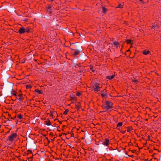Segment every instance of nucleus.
Here are the masks:
<instances>
[{
	"mask_svg": "<svg viewBox=\"0 0 161 161\" xmlns=\"http://www.w3.org/2000/svg\"><path fill=\"white\" fill-rule=\"evenodd\" d=\"M109 140L107 138H106L105 139L104 141L103 142V144L107 146L109 145Z\"/></svg>",
	"mask_w": 161,
	"mask_h": 161,
	"instance_id": "obj_5",
	"label": "nucleus"
},
{
	"mask_svg": "<svg viewBox=\"0 0 161 161\" xmlns=\"http://www.w3.org/2000/svg\"><path fill=\"white\" fill-rule=\"evenodd\" d=\"M18 96L19 97H22V94L21 93V94H18Z\"/></svg>",
	"mask_w": 161,
	"mask_h": 161,
	"instance_id": "obj_27",
	"label": "nucleus"
},
{
	"mask_svg": "<svg viewBox=\"0 0 161 161\" xmlns=\"http://www.w3.org/2000/svg\"><path fill=\"white\" fill-rule=\"evenodd\" d=\"M50 135L53 136V133H51Z\"/></svg>",
	"mask_w": 161,
	"mask_h": 161,
	"instance_id": "obj_37",
	"label": "nucleus"
},
{
	"mask_svg": "<svg viewBox=\"0 0 161 161\" xmlns=\"http://www.w3.org/2000/svg\"><path fill=\"white\" fill-rule=\"evenodd\" d=\"M44 122L45 123V124L49 126L51 125V123L50 122V121L48 119H47V120L45 121H44Z\"/></svg>",
	"mask_w": 161,
	"mask_h": 161,
	"instance_id": "obj_8",
	"label": "nucleus"
},
{
	"mask_svg": "<svg viewBox=\"0 0 161 161\" xmlns=\"http://www.w3.org/2000/svg\"><path fill=\"white\" fill-rule=\"evenodd\" d=\"M102 96L103 97H104L105 96H106V95H107V94L106 93H104V94H102Z\"/></svg>",
	"mask_w": 161,
	"mask_h": 161,
	"instance_id": "obj_24",
	"label": "nucleus"
},
{
	"mask_svg": "<svg viewBox=\"0 0 161 161\" xmlns=\"http://www.w3.org/2000/svg\"><path fill=\"white\" fill-rule=\"evenodd\" d=\"M80 93L79 92H78L77 93V96H80Z\"/></svg>",
	"mask_w": 161,
	"mask_h": 161,
	"instance_id": "obj_34",
	"label": "nucleus"
},
{
	"mask_svg": "<svg viewBox=\"0 0 161 161\" xmlns=\"http://www.w3.org/2000/svg\"><path fill=\"white\" fill-rule=\"evenodd\" d=\"M72 50L75 51L73 53V56H76L79 54L80 51L78 50H76L75 49H72Z\"/></svg>",
	"mask_w": 161,
	"mask_h": 161,
	"instance_id": "obj_6",
	"label": "nucleus"
},
{
	"mask_svg": "<svg viewBox=\"0 0 161 161\" xmlns=\"http://www.w3.org/2000/svg\"><path fill=\"white\" fill-rule=\"evenodd\" d=\"M17 116L19 119H21L23 118L22 115L21 114H19Z\"/></svg>",
	"mask_w": 161,
	"mask_h": 161,
	"instance_id": "obj_18",
	"label": "nucleus"
},
{
	"mask_svg": "<svg viewBox=\"0 0 161 161\" xmlns=\"http://www.w3.org/2000/svg\"><path fill=\"white\" fill-rule=\"evenodd\" d=\"M56 112L55 111H50V113L53 114L54 113H55Z\"/></svg>",
	"mask_w": 161,
	"mask_h": 161,
	"instance_id": "obj_28",
	"label": "nucleus"
},
{
	"mask_svg": "<svg viewBox=\"0 0 161 161\" xmlns=\"http://www.w3.org/2000/svg\"><path fill=\"white\" fill-rule=\"evenodd\" d=\"M132 41L131 40H127L125 41V42L127 44H131Z\"/></svg>",
	"mask_w": 161,
	"mask_h": 161,
	"instance_id": "obj_16",
	"label": "nucleus"
},
{
	"mask_svg": "<svg viewBox=\"0 0 161 161\" xmlns=\"http://www.w3.org/2000/svg\"><path fill=\"white\" fill-rule=\"evenodd\" d=\"M106 11H101V12H99L98 13L101 14V16H103V14L106 13Z\"/></svg>",
	"mask_w": 161,
	"mask_h": 161,
	"instance_id": "obj_11",
	"label": "nucleus"
},
{
	"mask_svg": "<svg viewBox=\"0 0 161 161\" xmlns=\"http://www.w3.org/2000/svg\"><path fill=\"white\" fill-rule=\"evenodd\" d=\"M140 2H141L140 3H144L143 1V0H140Z\"/></svg>",
	"mask_w": 161,
	"mask_h": 161,
	"instance_id": "obj_29",
	"label": "nucleus"
},
{
	"mask_svg": "<svg viewBox=\"0 0 161 161\" xmlns=\"http://www.w3.org/2000/svg\"><path fill=\"white\" fill-rule=\"evenodd\" d=\"M69 110L68 109H66L65 110V111L64 113V114L65 115L67 114L68 113V112Z\"/></svg>",
	"mask_w": 161,
	"mask_h": 161,
	"instance_id": "obj_20",
	"label": "nucleus"
},
{
	"mask_svg": "<svg viewBox=\"0 0 161 161\" xmlns=\"http://www.w3.org/2000/svg\"><path fill=\"white\" fill-rule=\"evenodd\" d=\"M18 99L19 101H22L24 99V98L23 97H20Z\"/></svg>",
	"mask_w": 161,
	"mask_h": 161,
	"instance_id": "obj_21",
	"label": "nucleus"
},
{
	"mask_svg": "<svg viewBox=\"0 0 161 161\" xmlns=\"http://www.w3.org/2000/svg\"><path fill=\"white\" fill-rule=\"evenodd\" d=\"M81 10H85L84 9H81Z\"/></svg>",
	"mask_w": 161,
	"mask_h": 161,
	"instance_id": "obj_43",
	"label": "nucleus"
},
{
	"mask_svg": "<svg viewBox=\"0 0 161 161\" xmlns=\"http://www.w3.org/2000/svg\"><path fill=\"white\" fill-rule=\"evenodd\" d=\"M1 125H0V128L1 127Z\"/></svg>",
	"mask_w": 161,
	"mask_h": 161,
	"instance_id": "obj_44",
	"label": "nucleus"
},
{
	"mask_svg": "<svg viewBox=\"0 0 161 161\" xmlns=\"http://www.w3.org/2000/svg\"><path fill=\"white\" fill-rule=\"evenodd\" d=\"M47 9L48 10H53L56 9L54 7L52 6L48 5L47 8Z\"/></svg>",
	"mask_w": 161,
	"mask_h": 161,
	"instance_id": "obj_7",
	"label": "nucleus"
},
{
	"mask_svg": "<svg viewBox=\"0 0 161 161\" xmlns=\"http://www.w3.org/2000/svg\"><path fill=\"white\" fill-rule=\"evenodd\" d=\"M18 32L20 34H22L25 32H30V28L29 27H27L26 28L22 27L19 30Z\"/></svg>",
	"mask_w": 161,
	"mask_h": 161,
	"instance_id": "obj_2",
	"label": "nucleus"
},
{
	"mask_svg": "<svg viewBox=\"0 0 161 161\" xmlns=\"http://www.w3.org/2000/svg\"><path fill=\"white\" fill-rule=\"evenodd\" d=\"M78 109H80V107L79 106H78Z\"/></svg>",
	"mask_w": 161,
	"mask_h": 161,
	"instance_id": "obj_39",
	"label": "nucleus"
},
{
	"mask_svg": "<svg viewBox=\"0 0 161 161\" xmlns=\"http://www.w3.org/2000/svg\"><path fill=\"white\" fill-rule=\"evenodd\" d=\"M156 26H157H157H159L158 25H157Z\"/></svg>",
	"mask_w": 161,
	"mask_h": 161,
	"instance_id": "obj_41",
	"label": "nucleus"
},
{
	"mask_svg": "<svg viewBox=\"0 0 161 161\" xmlns=\"http://www.w3.org/2000/svg\"><path fill=\"white\" fill-rule=\"evenodd\" d=\"M3 9H2L1 10H3Z\"/></svg>",
	"mask_w": 161,
	"mask_h": 161,
	"instance_id": "obj_42",
	"label": "nucleus"
},
{
	"mask_svg": "<svg viewBox=\"0 0 161 161\" xmlns=\"http://www.w3.org/2000/svg\"><path fill=\"white\" fill-rule=\"evenodd\" d=\"M49 116H50V117H53V114H51V113H50V114H49Z\"/></svg>",
	"mask_w": 161,
	"mask_h": 161,
	"instance_id": "obj_32",
	"label": "nucleus"
},
{
	"mask_svg": "<svg viewBox=\"0 0 161 161\" xmlns=\"http://www.w3.org/2000/svg\"><path fill=\"white\" fill-rule=\"evenodd\" d=\"M101 88V86H100L99 84L97 83H95L92 87V89L96 91H99L100 89Z\"/></svg>",
	"mask_w": 161,
	"mask_h": 161,
	"instance_id": "obj_4",
	"label": "nucleus"
},
{
	"mask_svg": "<svg viewBox=\"0 0 161 161\" xmlns=\"http://www.w3.org/2000/svg\"><path fill=\"white\" fill-rule=\"evenodd\" d=\"M123 7V6L121 4H120L118 6V7H116V8H122Z\"/></svg>",
	"mask_w": 161,
	"mask_h": 161,
	"instance_id": "obj_19",
	"label": "nucleus"
},
{
	"mask_svg": "<svg viewBox=\"0 0 161 161\" xmlns=\"http://www.w3.org/2000/svg\"><path fill=\"white\" fill-rule=\"evenodd\" d=\"M133 81L136 83L138 82V81L137 80H133Z\"/></svg>",
	"mask_w": 161,
	"mask_h": 161,
	"instance_id": "obj_30",
	"label": "nucleus"
},
{
	"mask_svg": "<svg viewBox=\"0 0 161 161\" xmlns=\"http://www.w3.org/2000/svg\"><path fill=\"white\" fill-rule=\"evenodd\" d=\"M113 44L115 46L116 48H118V46L119 45V43L117 42H113Z\"/></svg>",
	"mask_w": 161,
	"mask_h": 161,
	"instance_id": "obj_10",
	"label": "nucleus"
},
{
	"mask_svg": "<svg viewBox=\"0 0 161 161\" xmlns=\"http://www.w3.org/2000/svg\"><path fill=\"white\" fill-rule=\"evenodd\" d=\"M129 51H130V49L128 50H127L126 51L127 52H129Z\"/></svg>",
	"mask_w": 161,
	"mask_h": 161,
	"instance_id": "obj_38",
	"label": "nucleus"
},
{
	"mask_svg": "<svg viewBox=\"0 0 161 161\" xmlns=\"http://www.w3.org/2000/svg\"><path fill=\"white\" fill-rule=\"evenodd\" d=\"M123 125V123L121 122L118 123L117 125V127H120L122 126Z\"/></svg>",
	"mask_w": 161,
	"mask_h": 161,
	"instance_id": "obj_15",
	"label": "nucleus"
},
{
	"mask_svg": "<svg viewBox=\"0 0 161 161\" xmlns=\"http://www.w3.org/2000/svg\"><path fill=\"white\" fill-rule=\"evenodd\" d=\"M28 154H30L32 153V151L31 150H28L27 151Z\"/></svg>",
	"mask_w": 161,
	"mask_h": 161,
	"instance_id": "obj_23",
	"label": "nucleus"
},
{
	"mask_svg": "<svg viewBox=\"0 0 161 161\" xmlns=\"http://www.w3.org/2000/svg\"><path fill=\"white\" fill-rule=\"evenodd\" d=\"M11 94L17 98L16 92L15 91H13L11 92Z\"/></svg>",
	"mask_w": 161,
	"mask_h": 161,
	"instance_id": "obj_13",
	"label": "nucleus"
},
{
	"mask_svg": "<svg viewBox=\"0 0 161 161\" xmlns=\"http://www.w3.org/2000/svg\"><path fill=\"white\" fill-rule=\"evenodd\" d=\"M51 13H52V12L51 11H47V14H51Z\"/></svg>",
	"mask_w": 161,
	"mask_h": 161,
	"instance_id": "obj_26",
	"label": "nucleus"
},
{
	"mask_svg": "<svg viewBox=\"0 0 161 161\" xmlns=\"http://www.w3.org/2000/svg\"><path fill=\"white\" fill-rule=\"evenodd\" d=\"M35 92H38L39 94H42V91L41 90H39L38 89H36L35 90Z\"/></svg>",
	"mask_w": 161,
	"mask_h": 161,
	"instance_id": "obj_12",
	"label": "nucleus"
},
{
	"mask_svg": "<svg viewBox=\"0 0 161 161\" xmlns=\"http://www.w3.org/2000/svg\"><path fill=\"white\" fill-rule=\"evenodd\" d=\"M150 53V51L149 50L148 51H144L143 52V53L145 55H147L148 54Z\"/></svg>",
	"mask_w": 161,
	"mask_h": 161,
	"instance_id": "obj_14",
	"label": "nucleus"
},
{
	"mask_svg": "<svg viewBox=\"0 0 161 161\" xmlns=\"http://www.w3.org/2000/svg\"><path fill=\"white\" fill-rule=\"evenodd\" d=\"M17 136L16 133H13L8 136L7 140L10 142H13L15 140V139L17 137Z\"/></svg>",
	"mask_w": 161,
	"mask_h": 161,
	"instance_id": "obj_3",
	"label": "nucleus"
},
{
	"mask_svg": "<svg viewBox=\"0 0 161 161\" xmlns=\"http://www.w3.org/2000/svg\"><path fill=\"white\" fill-rule=\"evenodd\" d=\"M25 60H24L23 61H21V62H22L23 63H24L25 62Z\"/></svg>",
	"mask_w": 161,
	"mask_h": 161,
	"instance_id": "obj_33",
	"label": "nucleus"
},
{
	"mask_svg": "<svg viewBox=\"0 0 161 161\" xmlns=\"http://www.w3.org/2000/svg\"><path fill=\"white\" fill-rule=\"evenodd\" d=\"M91 70H92V71L93 72H94V71H95V70H94V69H93V68H92H92H91Z\"/></svg>",
	"mask_w": 161,
	"mask_h": 161,
	"instance_id": "obj_31",
	"label": "nucleus"
},
{
	"mask_svg": "<svg viewBox=\"0 0 161 161\" xmlns=\"http://www.w3.org/2000/svg\"><path fill=\"white\" fill-rule=\"evenodd\" d=\"M15 118H16V116H15V117H14L13 118H12V119H15Z\"/></svg>",
	"mask_w": 161,
	"mask_h": 161,
	"instance_id": "obj_36",
	"label": "nucleus"
},
{
	"mask_svg": "<svg viewBox=\"0 0 161 161\" xmlns=\"http://www.w3.org/2000/svg\"><path fill=\"white\" fill-rule=\"evenodd\" d=\"M102 9H103V10H107L108 9L107 8H106L104 7H103V6L102 7Z\"/></svg>",
	"mask_w": 161,
	"mask_h": 161,
	"instance_id": "obj_25",
	"label": "nucleus"
},
{
	"mask_svg": "<svg viewBox=\"0 0 161 161\" xmlns=\"http://www.w3.org/2000/svg\"><path fill=\"white\" fill-rule=\"evenodd\" d=\"M102 107L103 109L108 110L113 108V104L110 101H107L103 103Z\"/></svg>",
	"mask_w": 161,
	"mask_h": 161,
	"instance_id": "obj_1",
	"label": "nucleus"
},
{
	"mask_svg": "<svg viewBox=\"0 0 161 161\" xmlns=\"http://www.w3.org/2000/svg\"><path fill=\"white\" fill-rule=\"evenodd\" d=\"M132 129V127L131 126L128 127L127 128V131L128 132H130V131Z\"/></svg>",
	"mask_w": 161,
	"mask_h": 161,
	"instance_id": "obj_17",
	"label": "nucleus"
},
{
	"mask_svg": "<svg viewBox=\"0 0 161 161\" xmlns=\"http://www.w3.org/2000/svg\"><path fill=\"white\" fill-rule=\"evenodd\" d=\"M156 27V26L155 25H154V26H153L152 27V28H155Z\"/></svg>",
	"mask_w": 161,
	"mask_h": 161,
	"instance_id": "obj_35",
	"label": "nucleus"
},
{
	"mask_svg": "<svg viewBox=\"0 0 161 161\" xmlns=\"http://www.w3.org/2000/svg\"><path fill=\"white\" fill-rule=\"evenodd\" d=\"M31 87H32V86H31L26 85V89L31 88Z\"/></svg>",
	"mask_w": 161,
	"mask_h": 161,
	"instance_id": "obj_22",
	"label": "nucleus"
},
{
	"mask_svg": "<svg viewBox=\"0 0 161 161\" xmlns=\"http://www.w3.org/2000/svg\"><path fill=\"white\" fill-rule=\"evenodd\" d=\"M115 75H112L111 76H108L106 77V79H108L109 80H111V79H113Z\"/></svg>",
	"mask_w": 161,
	"mask_h": 161,
	"instance_id": "obj_9",
	"label": "nucleus"
},
{
	"mask_svg": "<svg viewBox=\"0 0 161 161\" xmlns=\"http://www.w3.org/2000/svg\"><path fill=\"white\" fill-rule=\"evenodd\" d=\"M50 1H53V0H50Z\"/></svg>",
	"mask_w": 161,
	"mask_h": 161,
	"instance_id": "obj_40",
	"label": "nucleus"
}]
</instances>
